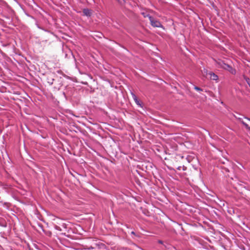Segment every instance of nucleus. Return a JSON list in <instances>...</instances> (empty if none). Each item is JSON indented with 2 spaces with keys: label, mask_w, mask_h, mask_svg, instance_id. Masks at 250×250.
<instances>
[{
  "label": "nucleus",
  "mask_w": 250,
  "mask_h": 250,
  "mask_svg": "<svg viewBox=\"0 0 250 250\" xmlns=\"http://www.w3.org/2000/svg\"><path fill=\"white\" fill-rule=\"evenodd\" d=\"M217 64H218V67L222 68L226 70H228L229 71H230V70L232 69L231 67H230L229 64H226L223 61L219 60L217 62Z\"/></svg>",
  "instance_id": "f257e3e1"
},
{
  "label": "nucleus",
  "mask_w": 250,
  "mask_h": 250,
  "mask_svg": "<svg viewBox=\"0 0 250 250\" xmlns=\"http://www.w3.org/2000/svg\"><path fill=\"white\" fill-rule=\"evenodd\" d=\"M149 20L150 21L151 25L154 27H163V26L161 22L155 20L152 17L149 16Z\"/></svg>",
  "instance_id": "f03ea898"
},
{
  "label": "nucleus",
  "mask_w": 250,
  "mask_h": 250,
  "mask_svg": "<svg viewBox=\"0 0 250 250\" xmlns=\"http://www.w3.org/2000/svg\"><path fill=\"white\" fill-rule=\"evenodd\" d=\"M246 121H241V123L248 129L250 130V119L245 117Z\"/></svg>",
  "instance_id": "7ed1b4c3"
},
{
  "label": "nucleus",
  "mask_w": 250,
  "mask_h": 250,
  "mask_svg": "<svg viewBox=\"0 0 250 250\" xmlns=\"http://www.w3.org/2000/svg\"><path fill=\"white\" fill-rule=\"evenodd\" d=\"M83 13L84 16L87 17H90L92 14V11L89 9H83Z\"/></svg>",
  "instance_id": "20e7f679"
},
{
  "label": "nucleus",
  "mask_w": 250,
  "mask_h": 250,
  "mask_svg": "<svg viewBox=\"0 0 250 250\" xmlns=\"http://www.w3.org/2000/svg\"><path fill=\"white\" fill-rule=\"evenodd\" d=\"M208 75L210 76V79L212 80H217L218 77L217 75L212 72H209Z\"/></svg>",
  "instance_id": "39448f33"
},
{
  "label": "nucleus",
  "mask_w": 250,
  "mask_h": 250,
  "mask_svg": "<svg viewBox=\"0 0 250 250\" xmlns=\"http://www.w3.org/2000/svg\"><path fill=\"white\" fill-rule=\"evenodd\" d=\"M132 95L133 100H134V101L135 102L136 104L141 106V105L140 102H139V100L138 99L137 96L133 93H132Z\"/></svg>",
  "instance_id": "423d86ee"
},
{
  "label": "nucleus",
  "mask_w": 250,
  "mask_h": 250,
  "mask_svg": "<svg viewBox=\"0 0 250 250\" xmlns=\"http://www.w3.org/2000/svg\"><path fill=\"white\" fill-rule=\"evenodd\" d=\"M143 212L146 216H148L150 215L149 211L145 208L143 210Z\"/></svg>",
  "instance_id": "0eeeda50"
},
{
  "label": "nucleus",
  "mask_w": 250,
  "mask_h": 250,
  "mask_svg": "<svg viewBox=\"0 0 250 250\" xmlns=\"http://www.w3.org/2000/svg\"><path fill=\"white\" fill-rule=\"evenodd\" d=\"M194 89L198 91H203L202 89H201V88H200L197 86H194Z\"/></svg>",
  "instance_id": "6e6552de"
},
{
  "label": "nucleus",
  "mask_w": 250,
  "mask_h": 250,
  "mask_svg": "<svg viewBox=\"0 0 250 250\" xmlns=\"http://www.w3.org/2000/svg\"><path fill=\"white\" fill-rule=\"evenodd\" d=\"M142 14L143 15L144 17L146 18L148 17L149 18V16H150L147 13H145L144 12L142 13Z\"/></svg>",
  "instance_id": "1a4fd4ad"
},
{
  "label": "nucleus",
  "mask_w": 250,
  "mask_h": 250,
  "mask_svg": "<svg viewBox=\"0 0 250 250\" xmlns=\"http://www.w3.org/2000/svg\"><path fill=\"white\" fill-rule=\"evenodd\" d=\"M182 169L183 170L185 171V170H187V167L184 166H183L182 167Z\"/></svg>",
  "instance_id": "9d476101"
},
{
  "label": "nucleus",
  "mask_w": 250,
  "mask_h": 250,
  "mask_svg": "<svg viewBox=\"0 0 250 250\" xmlns=\"http://www.w3.org/2000/svg\"><path fill=\"white\" fill-rule=\"evenodd\" d=\"M182 166H179L177 167V169L179 170H181L182 169Z\"/></svg>",
  "instance_id": "9b49d317"
},
{
  "label": "nucleus",
  "mask_w": 250,
  "mask_h": 250,
  "mask_svg": "<svg viewBox=\"0 0 250 250\" xmlns=\"http://www.w3.org/2000/svg\"><path fill=\"white\" fill-rule=\"evenodd\" d=\"M248 83L249 85V86H250V80H249V81H248Z\"/></svg>",
  "instance_id": "f8f14e48"
},
{
  "label": "nucleus",
  "mask_w": 250,
  "mask_h": 250,
  "mask_svg": "<svg viewBox=\"0 0 250 250\" xmlns=\"http://www.w3.org/2000/svg\"><path fill=\"white\" fill-rule=\"evenodd\" d=\"M158 242L160 243V244H163V242L161 241V240H159L158 241Z\"/></svg>",
  "instance_id": "ddd939ff"
},
{
  "label": "nucleus",
  "mask_w": 250,
  "mask_h": 250,
  "mask_svg": "<svg viewBox=\"0 0 250 250\" xmlns=\"http://www.w3.org/2000/svg\"><path fill=\"white\" fill-rule=\"evenodd\" d=\"M55 228H56L57 229H58V228H59V227H58V226H56V227H55Z\"/></svg>",
  "instance_id": "4468645a"
},
{
  "label": "nucleus",
  "mask_w": 250,
  "mask_h": 250,
  "mask_svg": "<svg viewBox=\"0 0 250 250\" xmlns=\"http://www.w3.org/2000/svg\"><path fill=\"white\" fill-rule=\"evenodd\" d=\"M131 233H132V234H134V231H132V232H131Z\"/></svg>",
  "instance_id": "2eb2a0df"
}]
</instances>
